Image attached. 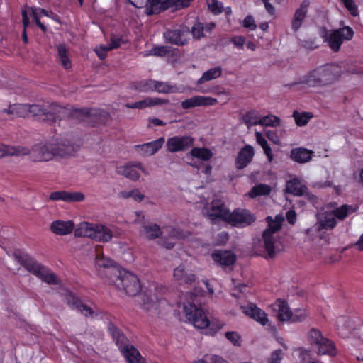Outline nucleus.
I'll use <instances>...</instances> for the list:
<instances>
[{"mask_svg": "<svg viewBox=\"0 0 363 363\" xmlns=\"http://www.w3.org/2000/svg\"><path fill=\"white\" fill-rule=\"evenodd\" d=\"M206 291L203 289H194L187 295V301L183 303V312L193 325L199 329L210 328L211 333H216L221 326H217L216 328H211L210 320L207 317L206 313L202 308Z\"/></svg>", "mask_w": 363, "mask_h": 363, "instance_id": "1", "label": "nucleus"}, {"mask_svg": "<svg viewBox=\"0 0 363 363\" xmlns=\"http://www.w3.org/2000/svg\"><path fill=\"white\" fill-rule=\"evenodd\" d=\"M65 118L86 122L91 126H95L98 124L105 125L111 119V116L108 112L101 108H69L58 105L57 121Z\"/></svg>", "mask_w": 363, "mask_h": 363, "instance_id": "2", "label": "nucleus"}, {"mask_svg": "<svg viewBox=\"0 0 363 363\" xmlns=\"http://www.w3.org/2000/svg\"><path fill=\"white\" fill-rule=\"evenodd\" d=\"M15 256L22 267L30 273L40 279L43 282L55 285L61 284V279L54 272L38 262L28 253L18 252L15 253Z\"/></svg>", "mask_w": 363, "mask_h": 363, "instance_id": "3", "label": "nucleus"}, {"mask_svg": "<svg viewBox=\"0 0 363 363\" xmlns=\"http://www.w3.org/2000/svg\"><path fill=\"white\" fill-rule=\"evenodd\" d=\"M109 284L114 285L127 295L134 296L141 290V284L136 274L124 269H109Z\"/></svg>", "mask_w": 363, "mask_h": 363, "instance_id": "4", "label": "nucleus"}, {"mask_svg": "<svg viewBox=\"0 0 363 363\" xmlns=\"http://www.w3.org/2000/svg\"><path fill=\"white\" fill-rule=\"evenodd\" d=\"M107 331L128 363H147L138 349L129 344V340L113 323H108Z\"/></svg>", "mask_w": 363, "mask_h": 363, "instance_id": "5", "label": "nucleus"}, {"mask_svg": "<svg viewBox=\"0 0 363 363\" xmlns=\"http://www.w3.org/2000/svg\"><path fill=\"white\" fill-rule=\"evenodd\" d=\"M79 237H86L99 242H108L113 238L110 228L100 223H81L75 230Z\"/></svg>", "mask_w": 363, "mask_h": 363, "instance_id": "6", "label": "nucleus"}, {"mask_svg": "<svg viewBox=\"0 0 363 363\" xmlns=\"http://www.w3.org/2000/svg\"><path fill=\"white\" fill-rule=\"evenodd\" d=\"M135 8H143L147 4V14H157L171 7H188L192 0H128Z\"/></svg>", "mask_w": 363, "mask_h": 363, "instance_id": "7", "label": "nucleus"}, {"mask_svg": "<svg viewBox=\"0 0 363 363\" xmlns=\"http://www.w3.org/2000/svg\"><path fill=\"white\" fill-rule=\"evenodd\" d=\"M308 340L311 345L315 346L318 355L336 356L337 350L334 342L324 337L318 329L313 328L308 331Z\"/></svg>", "mask_w": 363, "mask_h": 363, "instance_id": "8", "label": "nucleus"}, {"mask_svg": "<svg viewBox=\"0 0 363 363\" xmlns=\"http://www.w3.org/2000/svg\"><path fill=\"white\" fill-rule=\"evenodd\" d=\"M283 220L284 218L280 215H277L274 219H273L272 216H267L266 218L268 227L263 232L262 238L264 249L269 258H274L276 255L274 235L281 229Z\"/></svg>", "mask_w": 363, "mask_h": 363, "instance_id": "9", "label": "nucleus"}, {"mask_svg": "<svg viewBox=\"0 0 363 363\" xmlns=\"http://www.w3.org/2000/svg\"><path fill=\"white\" fill-rule=\"evenodd\" d=\"M354 35L352 28L349 26H342L339 28L331 30L325 41L334 52H337L340 50L342 43L345 41L351 40Z\"/></svg>", "mask_w": 363, "mask_h": 363, "instance_id": "10", "label": "nucleus"}, {"mask_svg": "<svg viewBox=\"0 0 363 363\" xmlns=\"http://www.w3.org/2000/svg\"><path fill=\"white\" fill-rule=\"evenodd\" d=\"M321 87H326L337 82L342 75L341 68L335 64H325L315 67Z\"/></svg>", "mask_w": 363, "mask_h": 363, "instance_id": "11", "label": "nucleus"}, {"mask_svg": "<svg viewBox=\"0 0 363 363\" xmlns=\"http://www.w3.org/2000/svg\"><path fill=\"white\" fill-rule=\"evenodd\" d=\"M29 113L42 117V120L50 124L57 121L58 104L52 103L48 105L28 104Z\"/></svg>", "mask_w": 363, "mask_h": 363, "instance_id": "12", "label": "nucleus"}, {"mask_svg": "<svg viewBox=\"0 0 363 363\" xmlns=\"http://www.w3.org/2000/svg\"><path fill=\"white\" fill-rule=\"evenodd\" d=\"M163 37L166 43L177 46H184L189 43L190 40V30L186 26L178 28L167 29Z\"/></svg>", "mask_w": 363, "mask_h": 363, "instance_id": "13", "label": "nucleus"}, {"mask_svg": "<svg viewBox=\"0 0 363 363\" xmlns=\"http://www.w3.org/2000/svg\"><path fill=\"white\" fill-rule=\"evenodd\" d=\"M60 294L64 296L65 301L71 308L77 309L85 317H92L94 315H98V313H95L91 307L83 303L82 300L70 290L61 288Z\"/></svg>", "mask_w": 363, "mask_h": 363, "instance_id": "14", "label": "nucleus"}, {"mask_svg": "<svg viewBox=\"0 0 363 363\" xmlns=\"http://www.w3.org/2000/svg\"><path fill=\"white\" fill-rule=\"evenodd\" d=\"M230 209L224 201L220 199H214L211 203V207L207 211V217L212 223L223 221L228 223L230 215Z\"/></svg>", "mask_w": 363, "mask_h": 363, "instance_id": "15", "label": "nucleus"}, {"mask_svg": "<svg viewBox=\"0 0 363 363\" xmlns=\"http://www.w3.org/2000/svg\"><path fill=\"white\" fill-rule=\"evenodd\" d=\"M256 220V216L245 208H235L230 215L228 223L236 228H245Z\"/></svg>", "mask_w": 363, "mask_h": 363, "instance_id": "16", "label": "nucleus"}, {"mask_svg": "<svg viewBox=\"0 0 363 363\" xmlns=\"http://www.w3.org/2000/svg\"><path fill=\"white\" fill-rule=\"evenodd\" d=\"M54 147L53 142L35 144L28 155L34 162L50 161L55 157Z\"/></svg>", "mask_w": 363, "mask_h": 363, "instance_id": "17", "label": "nucleus"}, {"mask_svg": "<svg viewBox=\"0 0 363 363\" xmlns=\"http://www.w3.org/2000/svg\"><path fill=\"white\" fill-rule=\"evenodd\" d=\"M194 143V139L190 135L173 136L167 139L166 147L172 153L184 152L191 148Z\"/></svg>", "mask_w": 363, "mask_h": 363, "instance_id": "18", "label": "nucleus"}, {"mask_svg": "<svg viewBox=\"0 0 363 363\" xmlns=\"http://www.w3.org/2000/svg\"><path fill=\"white\" fill-rule=\"evenodd\" d=\"M55 157H67L74 156L79 150V145L68 139H56L53 142Z\"/></svg>", "mask_w": 363, "mask_h": 363, "instance_id": "19", "label": "nucleus"}, {"mask_svg": "<svg viewBox=\"0 0 363 363\" xmlns=\"http://www.w3.org/2000/svg\"><path fill=\"white\" fill-rule=\"evenodd\" d=\"M242 313L264 326L269 323L268 315L254 303H248L247 305H241Z\"/></svg>", "mask_w": 363, "mask_h": 363, "instance_id": "20", "label": "nucleus"}, {"mask_svg": "<svg viewBox=\"0 0 363 363\" xmlns=\"http://www.w3.org/2000/svg\"><path fill=\"white\" fill-rule=\"evenodd\" d=\"M217 102V99L211 96H194L182 101L181 106L184 109H189L197 106H213Z\"/></svg>", "mask_w": 363, "mask_h": 363, "instance_id": "21", "label": "nucleus"}, {"mask_svg": "<svg viewBox=\"0 0 363 363\" xmlns=\"http://www.w3.org/2000/svg\"><path fill=\"white\" fill-rule=\"evenodd\" d=\"M309 6V0H303L299 8L295 11L291 23V30L294 33L297 32L302 26V24L306 18Z\"/></svg>", "mask_w": 363, "mask_h": 363, "instance_id": "22", "label": "nucleus"}, {"mask_svg": "<svg viewBox=\"0 0 363 363\" xmlns=\"http://www.w3.org/2000/svg\"><path fill=\"white\" fill-rule=\"evenodd\" d=\"M84 198V195L82 192H71L65 190L53 191L49 196L50 200L62 201L67 203L82 201Z\"/></svg>", "mask_w": 363, "mask_h": 363, "instance_id": "23", "label": "nucleus"}, {"mask_svg": "<svg viewBox=\"0 0 363 363\" xmlns=\"http://www.w3.org/2000/svg\"><path fill=\"white\" fill-rule=\"evenodd\" d=\"M255 155L254 148L250 145H245L238 152L235 159V167L238 169H242L247 167L252 161Z\"/></svg>", "mask_w": 363, "mask_h": 363, "instance_id": "24", "label": "nucleus"}, {"mask_svg": "<svg viewBox=\"0 0 363 363\" xmlns=\"http://www.w3.org/2000/svg\"><path fill=\"white\" fill-rule=\"evenodd\" d=\"M96 264L99 268L104 269V275L106 277V281L108 283L110 281V273L108 272L109 269H120L118 267H116V262L109 258H106L104 256L103 252L99 247L96 248Z\"/></svg>", "mask_w": 363, "mask_h": 363, "instance_id": "25", "label": "nucleus"}, {"mask_svg": "<svg viewBox=\"0 0 363 363\" xmlns=\"http://www.w3.org/2000/svg\"><path fill=\"white\" fill-rule=\"evenodd\" d=\"M320 81L317 74H315V68H314L303 75L298 82L288 86H293L300 84L307 88H322L320 83Z\"/></svg>", "mask_w": 363, "mask_h": 363, "instance_id": "26", "label": "nucleus"}, {"mask_svg": "<svg viewBox=\"0 0 363 363\" xmlns=\"http://www.w3.org/2000/svg\"><path fill=\"white\" fill-rule=\"evenodd\" d=\"M74 228V223L72 220H57L52 221L50 224L51 231L56 235H60L70 234L73 231Z\"/></svg>", "mask_w": 363, "mask_h": 363, "instance_id": "27", "label": "nucleus"}, {"mask_svg": "<svg viewBox=\"0 0 363 363\" xmlns=\"http://www.w3.org/2000/svg\"><path fill=\"white\" fill-rule=\"evenodd\" d=\"M164 141V138L161 137L150 143L137 145L135 146V148L144 155H152L162 148Z\"/></svg>", "mask_w": 363, "mask_h": 363, "instance_id": "28", "label": "nucleus"}, {"mask_svg": "<svg viewBox=\"0 0 363 363\" xmlns=\"http://www.w3.org/2000/svg\"><path fill=\"white\" fill-rule=\"evenodd\" d=\"M213 261L220 266L230 267L236 261L235 255L230 251H216L212 254Z\"/></svg>", "mask_w": 363, "mask_h": 363, "instance_id": "29", "label": "nucleus"}, {"mask_svg": "<svg viewBox=\"0 0 363 363\" xmlns=\"http://www.w3.org/2000/svg\"><path fill=\"white\" fill-rule=\"evenodd\" d=\"M273 309L277 312V318L280 321L289 320L292 316V312L285 300L277 299L273 304Z\"/></svg>", "mask_w": 363, "mask_h": 363, "instance_id": "30", "label": "nucleus"}, {"mask_svg": "<svg viewBox=\"0 0 363 363\" xmlns=\"http://www.w3.org/2000/svg\"><path fill=\"white\" fill-rule=\"evenodd\" d=\"M313 152L304 147L293 148L290 151V158L297 163L303 164L309 162Z\"/></svg>", "mask_w": 363, "mask_h": 363, "instance_id": "31", "label": "nucleus"}, {"mask_svg": "<svg viewBox=\"0 0 363 363\" xmlns=\"http://www.w3.org/2000/svg\"><path fill=\"white\" fill-rule=\"evenodd\" d=\"M30 153L28 147L23 146H10L0 143V158L11 155V156H24Z\"/></svg>", "mask_w": 363, "mask_h": 363, "instance_id": "32", "label": "nucleus"}, {"mask_svg": "<svg viewBox=\"0 0 363 363\" xmlns=\"http://www.w3.org/2000/svg\"><path fill=\"white\" fill-rule=\"evenodd\" d=\"M307 190V186L302 184L301 181L297 177L293 178L286 182V191L288 194L296 196H301Z\"/></svg>", "mask_w": 363, "mask_h": 363, "instance_id": "33", "label": "nucleus"}, {"mask_svg": "<svg viewBox=\"0 0 363 363\" xmlns=\"http://www.w3.org/2000/svg\"><path fill=\"white\" fill-rule=\"evenodd\" d=\"M174 277L179 282V284H191L195 281V275L185 270L184 265H179L174 270Z\"/></svg>", "mask_w": 363, "mask_h": 363, "instance_id": "34", "label": "nucleus"}, {"mask_svg": "<svg viewBox=\"0 0 363 363\" xmlns=\"http://www.w3.org/2000/svg\"><path fill=\"white\" fill-rule=\"evenodd\" d=\"M223 69L220 66H216L205 71L197 80L196 84H202L206 82L216 79L222 75Z\"/></svg>", "mask_w": 363, "mask_h": 363, "instance_id": "35", "label": "nucleus"}, {"mask_svg": "<svg viewBox=\"0 0 363 363\" xmlns=\"http://www.w3.org/2000/svg\"><path fill=\"white\" fill-rule=\"evenodd\" d=\"M154 79H143L130 83V88L139 92L153 91Z\"/></svg>", "mask_w": 363, "mask_h": 363, "instance_id": "36", "label": "nucleus"}, {"mask_svg": "<svg viewBox=\"0 0 363 363\" xmlns=\"http://www.w3.org/2000/svg\"><path fill=\"white\" fill-rule=\"evenodd\" d=\"M169 103L168 99H161L158 97H146L143 100L137 101L138 109H145L147 107L167 104Z\"/></svg>", "mask_w": 363, "mask_h": 363, "instance_id": "37", "label": "nucleus"}, {"mask_svg": "<svg viewBox=\"0 0 363 363\" xmlns=\"http://www.w3.org/2000/svg\"><path fill=\"white\" fill-rule=\"evenodd\" d=\"M116 171L119 174L123 175L133 181H137L140 178L139 173L130 164L117 167Z\"/></svg>", "mask_w": 363, "mask_h": 363, "instance_id": "38", "label": "nucleus"}, {"mask_svg": "<svg viewBox=\"0 0 363 363\" xmlns=\"http://www.w3.org/2000/svg\"><path fill=\"white\" fill-rule=\"evenodd\" d=\"M154 82L153 91H156L160 94H170L176 93L178 89L176 85L157 80H154Z\"/></svg>", "mask_w": 363, "mask_h": 363, "instance_id": "39", "label": "nucleus"}, {"mask_svg": "<svg viewBox=\"0 0 363 363\" xmlns=\"http://www.w3.org/2000/svg\"><path fill=\"white\" fill-rule=\"evenodd\" d=\"M190 154L192 157L205 162L210 160L213 157L212 151L205 147H193L190 151Z\"/></svg>", "mask_w": 363, "mask_h": 363, "instance_id": "40", "label": "nucleus"}, {"mask_svg": "<svg viewBox=\"0 0 363 363\" xmlns=\"http://www.w3.org/2000/svg\"><path fill=\"white\" fill-rule=\"evenodd\" d=\"M271 192L269 186L265 184H259L253 186L248 193L250 198L254 199L259 196H267Z\"/></svg>", "mask_w": 363, "mask_h": 363, "instance_id": "41", "label": "nucleus"}, {"mask_svg": "<svg viewBox=\"0 0 363 363\" xmlns=\"http://www.w3.org/2000/svg\"><path fill=\"white\" fill-rule=\"evenodd\" d=\"M293 118L298 126H304L307 125L308 121L313 117V114L311 112H301L299 113L298 111H294L292 114Z\"/></svg>", "mask_w": 363, "mask_h": 363, "instance_id": "42", "label": "nucleus"}, {"mask_svg": "<svg viewBox=\"0 0 363 363\" xmlns=\"http://www.w3.org/2000/svg\"><path fill=\"white\" fill-rule=\"evenodd\" d=\"M57 55L60 61L65 69H68L72 67V62L69 58L67 50L65 45L60 44L57 46Z\"/></svg>", "mask_w": 363, "mask_h": 363, "instance_id": "43", "label": "nucleus"}, {"mask_svg": "<svg viewBox=\"0 0 363 363\" xmlns=\"http://www.w3.org/2000/svg\"><path fill=\"white\" fill-rule=\"evenodd\" d=\"M336 225V219L331 213L326 214L319 220V228L320 229L332 230Z\"/></svg>", "mask_w": 363, "mask_h": 363, "instance_id": "44", "label": "nucleus"}, {"mask_svg": "<svg viewBox=\"0 0 363 363\" xmlns=\"http://www.w3.org/2000/svg\"><path fill=\"white\" fill-rule=\"evenodd\" d=\"M143 228L145 236L150 240L157 238L162 235V230L157 224L144 225Z\"/></svg>", "mask_w": 363, "mask_h": 363, "instance_id": "45", "label": "nucleus"}, {"mask_svg": "<svg viewBox=\"0 0 363 363\" xmlns=\"http://www.w3.org/2000/svg\"><path fill=\"white\" fill-rule=\"evenodd\" d=\"M259 118L257 112L255 110H250L247 112L242 116L243 123L248 127L250 128L253 125H259Z\"/></svg>", "mask_w": 363, "mask_h": 363, "instance_id": "46", "label": "nucleus"}, {"mask_svg": "<svg viewBox=\"0 0 363 363\" xmlns=\"http://www.w3.org/2000/svg\"><path fill=\"white\" fill-rule=\"evenodd\" d=\"M280 118L274 115H268L259 120V125L262 126L277 127L280 124Z\"/></svg>", "mask_w": 363, "mask_h": 363, "instance_id": "47", "label": "nucleus"}, {"mask_svg": "<svg viewBox=\"0 0 363 363\" xmlns=\"http://www.w3.org/2000/svg\"><path fill=\"white\" fill-rule=\"evenodd\" d=\"M29 114L28 104H14V116L17 117L25 118Z\"/></svg>", "mask_w": 363, "mask_h": 363, "instance_id": "48", "label": "nucleus"}, {"mask_svg": "<svg viewBox=\"0 0 363 363\" xmlns=\"http://www.w3.org/2000/svg\"><path fill=\"white\" fill-rule=\"evenodd\" d=\"M344 4L345 7L347 9L350 13L356 17L359 15V10L354 0H340Z\"/></svg>", "mask_w": 363, "mask_h": 363, "instance_id": "49", "label": "nucleus"}, {"mask_svg": "<svg viewBox=\"0 0 363 363\" xmlns=\"http://www.w3.org/2000/svg\"><path fill=\"white\" fill-rule=\"evenodd\" d=\"M203 30V23L199 22L192 26L190 34L191 33L192 36L196 39H201L204 36Z\"/></svg>", "mask_w": 363, "mask_h": 363, "instance_id": "50", "label": "nucleus"}, {"mask_svg": "<svg viewBox=\"0 0 363 363\" xmlns=\"http://www.w3.org/2000/svg\"><path fill=\"white\" fill-rule=\"evenodd\" d=\"M125 41L121 36L111 35L110 42L108 45V50H113L119 48L122 44H124Z\"/></svg>", "mask_w": 363, "mask_h": 363, "instance_id": "51", "label": "nucleus"}, {"mask_svg": "<svg viewBox=\"0 0 363 363\" xmlns=\"http://www.w3.org/2000/svg\"><path fill=\"white\" fill-rule=\"evenodd\" d=\"M331 214H333L335 218H337V219L342 220H344L348 216L346 207H345L344 204L333 210L331 211Z\"/></svg>", "mask_w": 363, "mask_h": 363, "instance_id": "52", "label": "nucleus"}, {"mask_svg": "<svg viewBox=\"0 0 363 363\" xmlns=\"http://www.w3.org/2000/svg\"><path fill=\"white\" fill-rule=\"evenodd\" d=\"M242 27L247 28L250 30H255L257 28V25L255 23V21L252 16L247 15L242 23Z\"/></svg>", "mask_w": 363, "mask_h": 363, "instance_id": "53", "label": "nucleus"}, {"mask_svg": "<svg viewBox=\"0 0 363 363\" xmlns=\"http://www.w3.org/2000/svg\"><path fill=\"white\" fill-rule=\"evenodd\" d=\"M170 52L169 49L164 45L155 46L152 49V55L159 57L166 56Z\"/></svg>", "mask_w": 363, "mask_h": 363, "instance_id": "54", "label": "nucleus"}, {"mask_svg": "<svg viewBox=\"0 0 363 363\" xmlns=\"http://www.w3.org/2000/svg\"><path fill=\"white\" fill-rule=\"evenodd\" d=\"M225 337L234 345H240V335L237 332H227Z\"/></svg>", "mask_w": 363, "mask_h": 363, "instance_id": "55", "label": "nucleus"}, {"mask_svg": "<svg viewBox=\"0 0 363 363\" xmlns=\"http://www.w3.org/2000/svg\"><path fill=\"white\" fill-rule=\"evenodd\" d=\"M229 42L233 43L236 48L243 49L245 43V38L240 35L233 36L230 38Z\"/></svg>", "mask_w": 363, "mask_h": 363, "instance_id": "56", "label": "nucleus"}, {"mask_svg": "<svg viewBox=\"0 0 363 363\" xmlns=\"http://www.w3.org/2000/svg\"><path fill=\"white\" fill-rule=\"evenodd\" d=\"M283 352L281 350L274 351L269 357V363H280L282 359Z\"/></svg>", "mask_w": 363, "mask_h": 363, "instance_id": "57", "label": "nucleus"}, {"mask_svg": "<svg viewBox=\"0 0 363 363\" xmlns=\"http://www.w3.org/2000/svg\"><path fill=\"white\" fill-rule=\"evenodd\" d=\"M306 313L302 310H296L294 313H292V316L291 318V322H301L306 318Z\"/></svg>", "mask_w": 363, "mask_h": 363, "instance_id": "58", "label": "nucleus"}, {"mask_svg": "<svg viewBox=\"0 0 363 363\" xmlns=\"http://www.w3.org/2000/svg\"><path fill=\"white\" fill-rule=\"evenodd\" d=\"M40 13L41 15H43L45 16H47L53 21L60 23V17L56 14L55 13L51 11H47L44 9H40Z\"/></svg>", "mask_w": 363, "mask_h": 363, "instance_id": "59", "label": "nucleus"}, {"mask_svg": "<svg viewBox=\"0 0 363 363\" xmlns=\"http://www.w3.org/2000/svg\"><path fill=\"white\" fill-rule=\"evenodd\" d=\"M208 6L214 14H219L222 12L223 6L216 0H213V2L208 4Z\"/></svg>", "mask_w": 363, "mask_h": 363, "instance_id": "60", "label": "nucleus"}, {"mask_svg": "<svg viewBox=\"0 0 363 363\" xmlns=\"http://www.w3.org/2000/svg\"><path fill=\"white\" fill-rule=\"evenodd\" d=\"M31 15H32L33 20L35 21L36 25L40 28V30L43 33H45L47 31V28L43 23H41V21H40V18L38 16V14L35 10L32 9Z\"/></svg>", "mask_w": 363, "mask_h": 363, "instance_id": "61", "label": "nucleus"}, {"mask_svg": "<svg viewBox=\"0 0 363 363\" xmlns=\"http://www.w3.org/2000/svg\"><path fill=\"white\" fill-rule=\"evenodd\" d=\"M206 359L210 361V363H228L221 357L214 354H207Z\"/></svg>", "mask_w": 363, "mask_h": 363, "instance_id": "62", "label": "nucleus"}, {"mask_svg": "<svg viewBox=\"0 0 363 363\" xmlns=\"http://www.w3.org/2000/svg\"><path fill=\"white\" fill-rule=\"evenodd\" d=\"M110 50H108V46L101 45L100 46V50H96V55H98V57L101 60H104V59H105L106 57L107 52L108 51H110Z\"/></svg>", "mask_w": 363, "mask_h": 363, "instance_id": "63", "label": "nucleus"}, {"mask_svg": "<svg viewBox=\"0 0 363 363\" xmlns=\"http://www.w3.org/2000/svg\"><path fill=\"white\" fill-rule=\"evenodd\" d=\"M286 217L289 223L291 225H294L296 221V213L294 210L288 211Z\"/></svg>", "mask_w": 363, "mask_h": 363, "instance_id": "64", "label": "nucleus"}]
</instances>
